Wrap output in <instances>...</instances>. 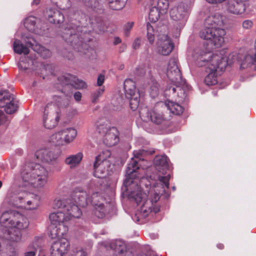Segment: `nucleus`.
<instances>
[{
  "label": "nucleus",
  "instance_id": "1",
  "mask_svg": "<svg viewBox=\"0 0 256 256\" xmlns=\"http://www.w3.org/2000/svg\"><path fill=\"white\" fill-rule=\"evenodd\" d=\"M225 52L224 50H222L212 54L202 50L196 56L198 66L206 67V72H208L204 79L206 85L216 84L218 83V70L224 71L226 66L231 64L228 60Z\"/></svg>",
  "mask_w": 256,
  "mask_h": 256
},
{
  "label": "nucleus",
  "instance_id": "2",
  "mask_svg": "<svg viewBox=\"0 0 256 256\" xmlns=\"http://www.w3.org/2000/svg\"><path fill=\"white\" fill-rule=\"evenodd\" d=\"M2 226L10 228L5 232L4 237L5 239L18 242L21 240L22 230L26 228L29 225L28 218L18 212H5L0 218Z\"/></svg>",
  "mask_w": 256,
  "mask_h": 256
},
{
  "label": "nucleus",
  "instance_id": "3",
  "mask_svg": "<svg viewBox=\"0 0 256 256\" xmlns=\"http://www.w3.org/2000/svg\"><path fill=\"white\" fill-rule=\"evenodd\" d=\"M50 172L39 164L32 166H25L20 172L23 186H32L35 188H43L48 183Z\"/></svg>",
  "mask_w": 256,
  "mask_h": 256
},
{
  "label": "nucleus",
  "instance_id": "4",
  "mask_svg": "<svg viewBox=\"0 0 256 256\" xmlns=\"http://www.w3.org/2000/svg\"><path fill=\"white\" fill-rule=\"evenodd\" d=\"M139 168L138 161L133 158H132L128 165L126 178L124 182V185L128 193V198L134 200L138 204L146 197V194L142 192L140 187L136 180V178H140L139 174L136 171Z\"/></svg>",
  "mask_w": 256,
  "mask_h": 256
},
{
  "label": "nucleus",
  "instance_id": "5",
  "mask_svg": "<svg viewBox=\"0 0 256 256\" xmlns=\"http://www.w3.org/2000/svg\"><path fill=\"white\" fill-rule=\"evenodd\" d=\"M70 199H56L53 204L54 209H62V210L52 212L49 216L50 220L52 225L64 223L72 218H79L82 212L76 205L71 204Z\"/></svg>",
  "mask_w": 256,
  "mask_h": 256
},
{
  "label": "nucleus",
  "instance_id": "6",
  "mask_svg": "<svg viewBox=\"0 0 256 256\" xmlns=\"http://www.w3.org/2000/svg\"><path fill=\"white\" fill-rule=\"evenodd\" d=\"M96 132L100 136L103 143L108 146H112L119 142V132L117 128L110 126L105 119L96 122Z\"/></svg>",
  "mask_w": 256,
  "mask_h": 256
},
{
  "label": "nucleus",
  "instance_id": "7",
  "mask_svg": "<svg viewBox=\"0 0 256 256\" xmlns=\"http://www.w3.org/2000/svg\"><path fill=\"white\" fill-rule=\"evenodd\" d=\"M79 26H72L68 25L64 30L62 36L68 43H69L76 51L86 54L88 46L80 38L78 32Z\"/></svg>",
  "mask_w": 256,
  "mask_h": 256
},
{
  "label": "nucleus",
  "instance_id": "8",
  "mask_svg": "<svg viewBox=\"0 0 256 256\" xmlns=\"http://www.w3.org/2000/svg\"><path fill=\"white\" fill-rule=\"evenodd\" d=\"M14 200L19 207L27 210H34L40 202L39 196L26 191L16 192Z\"/></svg>",
  "mask_w": 256,
  "mask_h": 256
},
{
  "label": "nucleus",
  "instance_id": "9",
  "mask_svg": "<svg viewBox=\"0 0 256 256\" xmlns=\"http://www.w3.org/2000/svg\"><path fill=\"white\" fill-rule=\"evenodd\" d=\"M226 34L224 29H215L214 27L204 26L200 32V37L212 42L216 47H220L224 42V36Z\"/></svg>",
  "mask_w": 256,
  "mask_h": 256
},
{
  "label": "nucleus",
  "instance_id": "10",
  "mask_svg": "<svg viewBox=\"0 0 256 256\" xmlns=\"http://www.w3.org/2000/svg\"><path fill=\"white\" fill-rule=\"evenodd\" d=\"M126 97L129 99L130 106L132 110L137 109L140 104V94L136 83L131 79H126L124 84Z\"/></svg>",
  "mask_w": 256,
  "mask_h": 256
},
{
  "label": "nucleus",
  "instance_id": "11",
  "mask_svg": "<svg viewBox=\"0 0 256 256\" xmlns=\"http://www.w3.org/2000/svg\"><path fill=\"white\" fill-rule=\"evenodd\" d=\"M170 178V174L166 176H158V180L160 183V184L162 186V190H160L158 193H154L150 200H146L142 204L141 208V210L146 214V216H147L149 212L152 211V206L154 203H156L159 200L160 198V192H164V188H169V181Z\"/></svg>",
  "mask_w": 256,
  "mask_h": 256
},
{
  "label": "nucleus",
  "instance_id": "12",
  "mask_svg": "<svg viewBox=\"0 0 256 256\" xmlns=\"http://www.w3.org/2000/svg\"><path fill=\"white\" fill-rule=\"evenodd\" d=\"M0 107L4 108L7 114H12L18 110V102L8 90H2L0 92Z\"/></svg>",
  "mask_w": 256,
  "mask_h": 256
},
{
  "label": "nucleus",
  "instance_id": "13",
  "mask_svg": "<svg viewBox=\"0 0 256 256\" xmlns=\"http://www.w3.org/2000/svg\"><path fill=\"white\" fill-rule=\"evenodd\" d=\"M166 76L174 84H184V80L182 78L181 72L178 67L177 60L175 58H171L168 64Z\"/></svg>",
  "mask_w": 256,
  "mask_h": 256
},
{
  "label": "nucleus",
  "instance_id": "14",
  "mask_svg": "<svg viewBox=\"0 0 256 256\" xmlns=\"http://www.w3.org/2000/svg\"><path fill=\"white\" fill-rule=\"evenodd\" d=\"M156 44V52L162 56H168L174 48V44L168 34H159Z\"/></svg>",
  "mask_w": 256,
  "mask_h": 256
},
{
  "label": "nucleus",
  "instance_id": "15",
  "mask_svg": "<svg viewBox=\"0 0 256 256\" xmlns=\"http://www.w3.org/2000/svg\"><path fill=\"white\" fill-rule=\"evenodd\" d=\"M70 250V242L66 238L53 242L50 247V256H66Z\"/></svg>",
  "mask_w": 256,
  "mask_h": 256
},
{
  "label": "nucleus",
  "instance_id": "16",
  "mask_svg": "<svg viewBox=\"0 0 256 256\" xmlns=\"http://www.w3.org/2000/svg\"><path fill=\"white\" fill-rule=\"evenodd\" d=\"M190 88V86L188 85L184 80V84H174L171 86H168L165 90V94L168 96L172 95L174 97L177 96L180 98V100H182L186 96V92Z\"/></svg>",
  "mask_w": 256,
  "mask_h": 256
},
{
  "label": "nucleus",
  "instance_id": "17",
  "mask_svg": "<svg viewBox=\"0 0 256 256\" xmlns=\"http://www.w3.org/2000/svg\"><path fill=\"white\" fill-rule=\"evenodd\" d=\"M35 156L38 160L49 164H58L59 154L48 149H40L36 152Z\"/></svg>",
  "mask_w": 256,
  "mask_h": 256
},
{
  "label": "nucleus",
  "instance_id": "18",
  "mask_svg": "<svg viewBox=\"0 0 256 256\" xmlns=\"http://www.w3.org/2000/svg\"><path fill=\"white\" fill-rule=\"evenodd\" d=\"M58 80L62 86H70L76 89H82L86 87V84L84 81L77 78L76 76L70 74H65L60 76Z\"/></svg>",
  "mask_w": 256,
  "mask_h": 256
},
{
  "label": "nucleus",
  "instance_id": "19",
  "mask_svg": "<svg viewBox=\"0 0 256 256\" xmlns=\"http://www.w3.org/2000/svg\"><path fill=\"white\" fill-rule=\"evenodd\" d=\"M66 199H70L71 204L76 205L78 208L79 206L86 207L89 204L86 192L80 188H76L72 192L70 198Z\"/></svg>",
  "mask_w": 256,
  "mask_h": 256
},
{
  "label": "nucleus",
  "instance_id": "20",
  "mask_svg": "<svg viewBox=\"0 0 256 256\" xmlns=\"http://www.w3.org/2000/svg\"><path fill=\"white\" fill-rule=\"evenodd\" d=\"M110 162L108 160H96L94 164V175L99 178H104L108 174V169L110 166Z\"/></svg>",
  "mask_w": 256,
  "mask_h": 256
},
{
  "label": "nucleus",
  "instance_id": "21",
  "mask_svg": "<svg viewBox=\"0 0 256 256\" xmlns=\"http://www.w3.org/2000/svg\"><path fill=\"white\" fill-rule=\"evenodd\" d=\"M226 58L228 62H230L231 64L234 62L236 60H240V68L244 69L248 66L256 64L254 56L250 54H245L242 58H240L236 52H232L228 56H226Z\"/></svg>",
  "mask_w": 256,
  "mask_h": 256
},
{
  "label": "nucleus",
  "instance_id": "22",
  "mask_svg": "<svg viewBox=\"0 0 256 256\" xmlns=\"http://www.w3.org/2000/svg\"><path fill=\"white\" fill-rule=\"evenodd\" d=\"M186 8L184 3H180L170 11L172 19L175 21H180V24H184L186 22Z\"/></svg>",
  "mask_w": 256,
  "mask_h": 256
},
{
  "label": "nucleus",
  "instance_id": "23",
  "mask_svg": "<svg viewBox=\"0 0 256 256\" xmlns=\"http://www.w3.org/2000/svg\"><path fill=\"white\" fill-rule=\"evenodd\" d=\"M224 16L219 13L212 14L206 18L204 26L214 27L215 29H222L221 27L224 25Z\"/></svg>",
  "mask_w": 256,
  "mask_h": 256
},
{
  "label": "nucleus",
  "instance_id": "24",
  "mask_svg": "<svg viewBox=\"0 0 256 256\" xmlns=\"http://www.w3.org/2000/svg\"><path fill=\"white\" fill-rule=\"evenodd\" d=\"M54 100L57 103L56 104L53 102L48 103L44 107L43 118H47L50 116L57 117L58 115H60V109L58 108L62 98L60 96H54Z\"/></svg>",
  "mask_w": 256,
  "mask_h": 256
},
{
  "label": "nucleus",
  "instance_id": "25",
  "mask_svg": "<svg viewBox=\"0 0 256 256\" xmlns=\"http://www.w3.org/2000/svg\"><path fill=\"white\" fill-rule=\"evenodd\" d=\"M46 16L48 20L52 24H61L64 20L63 14L56 8H48L46 11Z\"/></svg>",
  "mask_w": 256,
  "mask_h": 256
},
{
  "label": "nucleus",
  "instance_id": "26",
  "mask_svg": "<svg viewBox=\"0 0 256 256\" xmlns=\"http://www.w3.org/2000/svg\"><path fill=\"white\" fill-rule=\"evenodd\" d=\"M154 162L157 170L162 174H164L169 168L168 159L166 156H156Z\"/></svg>",
  "mask_w": 256,
  "mask_h": 256
},
{
  "label": "nucleus",
  "instance_id": "27",
  "mask_svg": "<svg viewBox=\"0 0 256 256\" xmlns=\"http://www.w3.org/2000/svg\"><path fill=\"white\" fill-rule=\"evenodd\" d=\"M226 10L230 13L240 14L244 12L246 6L242 2L230 1L227 4Z\"/></svg>",
  "mask_w": 256,
  "mask_h": 256
},
{
  "label": "nucleus",
  "instance_id": "28",
  "mask_svg": "<svg viewBox=\"0 0 256 256\" xmlns=\"http://www.w3.org/2000/svg\"><path fill=\"white\" fill-rule=\"evenodd\" d=\"M33 44L31 42H28L26 45L24 46L18 40H14V52L18 54H22L24 55L28 54L30 52L29 48H33Z\"/></svg>",
  "mask_w": 256,
  "mask_h": 256
},
{
  "label": "nucleus",
  "instance_id": "29",
  "mask_svg": "<svg viewBox=\"0 0 256 256\" xmlns=\"http://www.w3.org/2000/svg\"><path fill=\"white\" fill-rule=\"evenodd\" d=\"M159 88L158 84L152 77L148 80L146 86V88L148 91L150 96L153 98L158 96Z\"/></svg>",
  "mask_w": 256,
  "mask_h": 256
},
{
  "label": "nucleus",
  "instance_id": "30",
  "mask_svg": "<svg viewBox=\"0 0 256 256\" xmlns=\"http://www.w3.org/2000/svg\"><path fill=\"white\" fill-rule=\"evenodd\" d=\"M82 158V153L80 152L68 156L65 159L64 162L66 164L70 166V168H74L80 164Z\"/></svg>",
  "mask_w": 256,
  "mask_h": 256
},
{
  "label": "nucleus",
  "instance_id": "31",
  "mask_svg": "<svg viewBox=\"0 0 256 256\" xmlns=\"http://www.w3.org/2000/svg\"><path fill=\"white\" fill-rule=\"evenodd\" d=\"M76 134L77 132L74 128H70L63 129V136L65 137L66 145L72 142L76 138Z\"/></svg>",
  "mask_w": 256,
  "mask_h": 256
},
{
  "label": "nucleus",
  "instance_id": "32",
  "mask_svg": "<svg viewBox=\"0 0 256 256\" xmlns=\"http://www.w3.org/2000/svg\"><path fill=\"white\" fill-rule=\"evenodd\" d=\"M60 115L57 117L50 116L43 118V124L44 126L48 129H52L56 127L59 121Z\"/></svg>",
  "mask_w": 256,
  "mask_h": 256
},
{
  "label": "nucleus",
  "instance_id": "33",
  "mask_svg": "<svg viewBox=\"0 0 256 256\" xmlns=\"http://www.w3.org/2000/svg\"><path fill=\"white\" fill-rule=\"evenodd\" d=\"M170 112L176 115H180L183 112L184 108L178 103L168 101L166 104Z\"/></svg>",
  "mask_w": 256,
  "mask_h": 256
},
{
  "label": "nucleus",
  "instance_id": "34",
  "mask_svg": "<svg viewBox=\"0 0 256 256\" xmlns=\"http://www.w3.org/2000/svg\"><path fill=\"white\" fill-rule=\"evenodd\" d=\"M109 7L113 10H118L123 8L127 2V0H106Z\"/></svg>",
  "mask_w": 256,
  "mask_h": 256
},
{
  "label": "nucleus",
  "instance_id": "35",
  "mask_svg": "<svg viewBox=\"0 0 256 256\" xmlns=\"http://www.w3.org/2000/svg\"><path fill=\"white\" fill-rule=\"evenodd\" d=\"M148 114H150L152 122L157 124H160L164 120L163 114L156 110H151Z\"/></svg>",
  "mask_w": 256,
  "mask_h": 256
},
{
  "label": "nucleus",
  "instance_id": "36",
  "mask_svg": "<svg viewBox=\"0 0 256 256\" xmlns=\"http://www.w3.org/2000/svg\"><path fill=\"white\" fill-rule=\"evenodd\" d=\"M162 13V10H160L158 7H152L149 12V19L152 22H155L158 20L160 17V14H164Z\"/></svg>",
  "mask_w": 256,
  "mask_h": 256
},
{
  "label": "nucleus",
  "instance_id": "37",
  "mask_svg": "<svg viewBox=\"0 0 256 256\" xmlns=\"http://www.w3.org/2000/svg\"><path fill=\"white\" fill-rule=\"evenodd\" d=\"M88 201L89 203L94 206L102 203L104 201V199L101 194L95 192L92 194L90 198H88Z\"/></svg>",
  "mask_w": 256,
  "mask_h": 256
},
{
  "label": "nucleus",
  "instance_id": "38",
  "mask_svg": "<svg viewBox=\"0 0 256 256\" xmlns=\"http://www.w3.org/2000/svg\"><path fill=\"white\" fill-rule=\"evenodd\" d=\"M94 206V214L96 216L100 218L105 216L107 210L103 203H100Z\"/></svg>",
  "mask_w": 256,
  "mask_h": 256
},
{
  "label": "nucleus",
  "instance_id": "39",
  "mask_svg": "<svg viewBox=\"0 0 256 256\" xmlns=\"http://www.w3.org/2000/svg\"><path fill=\"white\" fill-rule=\"evenodd\" d=\"M32 49L44 58H50L51 56V52L40 45H36Z\"/></svg>",
  "mask_w": 256,
  "mask_h": 256
},
{
  "label": "nucleus",
  "instance_id": "40",
  "mask_svg": "<svg viewBox=\"0 0 256 256\" xmlns=\"http://www.w3.org/2000/svg\"><path fill=\"white\" fill-rule=\"evenodd\" d=\"M62 134L59 133V131L52 134L50 138V142L56 146H64L66 145L64 140L62 138Z\"/></svg>",
  "mask_w": 256,
  "mask_h": 256
},
{
  "label": "nucleus",
  "instance_id": "41",
  "mask_svg": "<svg viewBox=\"0 0 256 256\" xmlns=\"http://www.w3.org/2000/svg\"><path fill=\"white\" fill-rule=\"evenodd\" d=\"M82 2L86 6L94 10H100L102 7L100 0H82Z\"/></svg>",
  "mask_w": 256,
  "mask_h": 256
},
{
  "label": "nucleus",
  "instance_id": "42",
  "mask_svg": "<svg viewBox=\"0 0 256 256\" xmlns=\"http://www.w3.org/2000/svg\"><path fill=\"white\" fill-rule=\"evenodd\" d=\"M36 18L29 16L26 18L24 22V26L29 31H34L36 25Z\"/></svg>",
  "mask_w": 256,
  "mask_h": 256
},
{
  "label": "nucleus",
  "instance_id": "43",
  "mask_svg": "<svg viewBox=\"0 0 256 256\" xmlns=\"http://www.w3.org/2000/svg\"><path fill=\"white\" fill-rule=\"evenodd\" d=\"M60 9L66 10L70 6V0H52Z\"/></svg>",
  "mask_w": 256,
  "mask_h": 256
},
{
  "label": "nucleus",
  "instance_id": "44",
  "mask_svg": "<svg viewBox=\"0 0 256 256\" xmlns=\"http://www.w3.org/2000/svg\"><path fill=\"white\" fill-rule=\"evenodd\" d=\"M147 38L150 44H153L154 40V30L152 26L149 23L146 24Z\"/></svg>",
  "mask_w": 256,
  "mask_h": 256
},
{
  "label": "nucleus",
  "instance_id": "45",
  "mask_svg": "<svg viewBox=\"0 0 256 256\" xmlns=\"http://www.w3.org/2000/svg\"><path fill=\"white\" fill-rule=\"evenodd\" d=\"M169 6V0H158L157 7L162 10V13H166Z\"/></svg>",
  "mask_w": 256,
  "mask_h": 256
},
{
  "label": "nucleus",
  "instance_id": "46",
  "mask_svg": "<svg viewBox=\"0 0 256 256\" xmlns=\"http://www.w3.org/2000/svg\"><path fill=\"white\" fill-rule=\"evenodd\" d=\"M58 228L59 236L60 238H62L64 235L66 234L68 232V226L64 223H59L58 224L56 225Z\"/></svg>",
  "mask_w": 256,
  "mask_h": 256
},
{
  "label": "nucleus",
  "instance_id": "47",
  "mask_svg": "<svg viewBox=\"0 0 256 256\" xmlns=\"http://www.w3.org/2000/svg\"><path fill=\"white\" fill-rule=\"evenodd\" d=\"M48 236L52 239L60 238L56 226H54V225L50 226Z\"/></svg>",
  "mask_w": 256,
  "mask_h": 256
},
{
  "label": "nucleus",
  "instance_id": "48",
  "mask_svg": "<svg viewBox=\"0 0 256 256\" xmlns=\"http://www.w3.org/2000/svg\"><path fill=\"white\" fill-rule=\"evenodd\" d=\"M104 91V86L99 88L97 90L93 93L92 95V102L95 103L97 102L98 98L102 96Z\"/></svg>",
  "mask_w": 256,
  "mask_h": 256
},
{
  "label": "nucleus",
  "instance_id": "49",
  "mask_svg": "<svg viewBox=\"0 0 256 256\" xmlns=\"http://www.w3.org/2000/svg\"><path fill=\"white\" fill-rule=\"evenodd\" d=\"M110 155L111 152L109 150H105L98 156H96V160H107L108 158L110 157Z\"/></svg>",
  "mask_w": 256,
  "mask_h": 256
},
{
  "label": "nucleus",
  "instance_id": "50",
  "mask_svg": "<svg viewBox=\"0 0 256 256\" xmlns=\"http://www.w3.org/2000/svg\"><path fill=\"white\" fill-rule=\"evenodd\" d=\"M17 252L15 248L10 247L6 252H3L2 256H16Z\"/></svg>",
  "mask_w": 256,
  "mask_h": 256
},
{
  "label": "nucleus",
  "instance_id": "51",
  "mask_svg": "<svg viewBox=\"0 0 256 256\" xmlns=\"http://www.w3.org/2000/svg\"><path fill=\"white\" fill-rule=\"evenodd\" d=\"M36 244L33 243L32 245V246H30L28 247V248H30L32 247V250L27 252H25L24 256H35L36 255V252L37 251V248H36Z\"/></svg>",
  "mask_w": 256,
  "mask_h": 256
},
{
  "label": "nucleus",
  "instance_id": "52",
  "mask_svg": "<svg viewBox=\"0 0 256 256\" xmlns=\"http://www.w3.org/2000/svg\"><path fill=\"white\" fill-rule=\"evenodd\" d=\"M133 22H128L124 27V34L126 36H129L130 32L134 26Z\"/></svg>",
  "mask_w": 256,
  "mask_h": 256
},
{
  "label": "nucleus",
  "instance_id": "53",
  "mask_svg": "<svg viewBox=\"0 0 256 256\" xmlns=\"http://www.w3.org/2000/svg\"><path fill=\"white\" fill-rule=\"evenodd\" d=\"M73 256H86V252L80 248H76L74 251Z\"/></svg>",
  "mask_w": 256,
  "mask_h": 256
},
{
  "label": "nucleus",
  "instance_id": "54",
  "mask_svg": "<svg viewBox=\"0 0 256 256\" xmlns=\"http://www.w3.org/2000/svg\"><path fill=\"white\" fill-rule=\"evenodd\" d=\"M242 26L244 29L249 30L252 27L253 22L251 20H245L243 22Z\"/></svg>",
  "mask_w": 256,
  "mask_h": 256
},
{
  "label": "nucleus",
  "instance_id": "55",
  "mask_svg": "<svg viewBox=\"0 0 256 256\" xmlns=\"http://www.w3.org/2000/svg\"><path fill=\"white\" fill-rule=\"evenodd\" d=\"M8 123L7 116L0 110V125L6 124Z\"/></svg>",
  "mask_w": 256,
  "mask_h": 256
},
{
  "label": "nucleus",
  "instance_id": "56",
  "mask_svg": "<svg viewBox=\"0 0 256 256\" xmlns=\"http://www.w3.org/2000/svg\"><path fill=\"white\" fill-rule=\"evenodd\" d=\"M141 40L140 38H138L135 39L132 44V48L134 50H136L139 48L140 45Z\"/></svg>",
  "mask_w": 256,
  "mask_h": 256
},
{
  "label": "nucleus",
  "instance_id": "57",
  "mask_svg": "<svg viewBox=\"0 0 256 256\" xmlns=\"http://www.w3.org/2000/svg\"><path fill=\"white\" fill-rule=\"evenodd\" d=\"M96 28L98 30V32L99 33L104 32L106 29L104 22H101L100 24H98L96 26Z\"/></svg>",
  "mask_w": 256,
  "mask_h": 256
},
{
  "label": "nucleus",
  "instance_id": "58",
  "mask_svg": "<svg viewBox=\"0 0 256 256\" xmlns=\"http://www.w3.org/2000/svg\"><path fill=\"white\" fill-rule=\"evenodd\" d=\"M104 81V76L103 74H100L98 78L97 84L98 86H101Z\"/></svg>",
  "mask_w": 256,
  "mask_h": 256
},
{
  "label": "nucleus",
  "instance_id": "59",
  "mask_svg": "<svg viewBox=\"0 0 256 256\" xmlns=\"http://www.w3.org/2000/svg\"><path fill=\"white\" fill-rule=\"evenodd\" d=\"M74 96L76 101L79 102L81 100L82 94L80 92H77L74 94Z\"/></svg>",
  "mask_w": 256,
  "mask_h": 256
},
{
  "label": "nucleus",
  "instance_id": "60",
  "mask_svg": "<svg viewBox=\"0 0 256 256\" xmlns=\"http://www.w3.org/2000/svg\"><path fill=\"white\" fill-rule=\"evenodd\" d=\"M36 248H37V250H39L38 256H39L40 254H44L46 256V252L44 248L42 247H39L37 244L36 245Z\"/></svg>",
  "mask_w": 256,
  "mask_h": 256
},
{
  "label": "nucleus",
  "instance_id": "61",
  "mask_svg": "<svg viewBox=\"0 0 256 256\" xmlns=\"http://www.w3.org/2000/svg\"><path fill=\"white\" fill-rule=\"evenodd\" d=\"M209 3L212 4H220L225 0H206Z\"/></svg>",
  "mask_w": 256,
  "mask_h": 256
},
{
  "label": "nucleus",
  "instance_id": "62",
  "mask_svg": "<svg viewBox=\"0 0 256 256\" xmlns=\"http://www.w3.org/2000/svg\"><path fill=\"white\" fill-rule=\"evenodd\" d=\"M217 248L220 250H222L224 248V245L222 244H218Z\"/></svg>",
  "mask_w": 256,
  "mask_h": 256
},
{
  "label": "nucleus",
  "instance_id": "63",
  "mask_svg": "<svg viewBox=\"0 0 256 256\" xmlns=\"http://www.w3.org/2000/svg\"><path fill=\"white\" fill-rule=\"evenodd\" d=\"M124 68V64H120L118 67V70H122Z\"/></svg>",
  "mask_w": 256,
  "mask_h": 256
},
{
  "label": "nucleus",
  "instance_id": "64",
  "mask_svg": "<svg viewBox=\"0 0 256 256\" xmlns=\"http://www.w3.org/2000/svg\"><path fill=\"white\" fill-rule=\"evenodd\" d=\"M125 256H133V255L131 252H127L126 253Z\"/></svg>",
  "mask_w": 256,
  "mask_h": 256
}]
</instances>
